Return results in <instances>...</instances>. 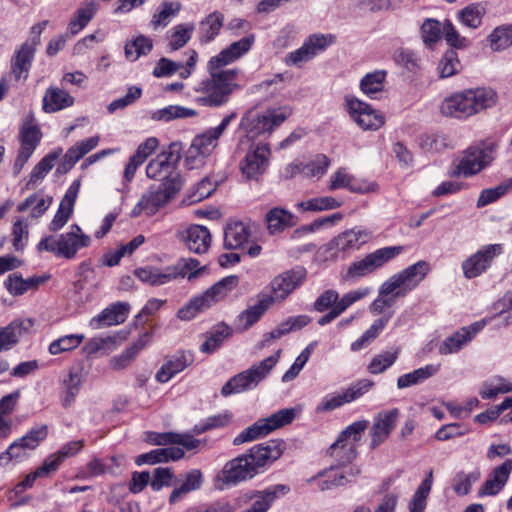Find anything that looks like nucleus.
I'll return each mask as SVG.
<instances>
[{
    "label": "nucleus",
    "mask_w": 512,
    "mask_h": 512,
    "mask_svg": "<svg viewBox=\"0 0 512 512\" xmlns=\"http://www.w3.org/2000/svg\"><path fill=\"white\" fill-rule=\"evenodd\" d=\"M283 453L278 443L259 444L227 461L214 478L218 490L236 486L264 472Z\"/></svg>",
    "instance_id": "f257e3e1"
},
{
    "label": "nucleus",
    "mask_w": 512,
    "mask_h": 512,
    "mask_svg": "<svg viewBox=\"0 0 512 512\" xmlns=\"http://www.w3.org/2000/svg\"><path fill=\"white\" fill-rule=\"evenodd\" d=\"M209 77L200 81L194 87V100L197 104L206 107H221L225 105L230 95L241 88L236 83L238 69L212 68L207 64Z\"/></svg>",
    "instance_id": "f03ea898"
},
{
    "label": "nucleus",
    "mask_w": 512,
    "mask_h": 512,
    "mask_svg": "<svg viewBox=\"0 0 512 512\" xmlns=\"http://www.w3.org/2000/svg\"><path fill=\"white\" fill-rule=\"evenodd\" d=\"M238 285L239 278L236 275L220 279L203 293L191 298L188 303L178 310L177 317L184 321L192 320L199 313L226 299Z\"/></svg>",
    "instance_id": "7ed1b4c3"
},
{
    "label": "nucleus",
    "mask_w": 512,
    "mask_h": 512,
    "mask_svg": "<svg viewBox=\"0 0 512 512\" xmlns=\"http://www.w3.org/2000/svg\"><path fill=\"white\" fill-rule=\"evenodd\" d=\"M372 237L373 233L369 229L360 226L353 227L338 234L322 246L318 251V257L324 262L344 259L368 243Z\"/></svg>",
    "instance_id": "20e7f679"
},
{
    "label": "nucleus",
    "mask_w": 512,
    "mask_h": 512,
    "mask_svg": "<svg viewBox=\"0 0 512 512\" xmlns=\"http://www.w3.org/2000/svg\"><path fill=\"white\" fill-rule=\"evenodd\" d=\"M497 149V143L492 141L470 146L453 163L450 175L468 178L480 173L494 161Z\"/></svg>",
    "instance_id": "39448f33"
},
{
    "label": "nucleus",
    "mask_w": 512,
    "mask_h": 512,
    "mask_svg": "<svg viewBox=\"0 0 512 512\" xmlns=\"http://www.w3.org/2000/svg\"><path fill=\"white\" fill-rule=\"evenodd\" d=\"M90 243V236L85 234L78 225L73 224L66 233L43 237L37 244V250L50 252L57 257L73 259L80 249L88 247Z\"/></svg>",
    "instance_id": "423d86ee"
},
{
    "label": "nucleus",
    "mask_w": 512,
    "mask_h": 512,
    "mask_svg": "<svg viewBox=\"0 0 512 512\" xmlns=\"http://www.w3.org/2000/svg\"><path fill=\"white\" fill-rule=\"evenodd\" d=\"M293 113L289 105L268 107L262 112L248 111L240 121V127L251 137L271 134Z\"/></svg>",
    "instance_id": "0eeeda50"
},
{
    "label": "nucleus",
    "mask_w": 512,
    "mask_h": 512,
    "mask_svg": "<svg viewBox=\"0 0 512 512\" xmlns=\"http://www.w3.org/2000/svg\"><path fill=\"white\" fill-rule=\"evenodd\" d=\"M430 270V264L425 260H420L390 276L380 286V294L388 295L395 300L398 297H403L414 290L425 279Z\"/></svg>",
    "instance_id": "6e6552de"
},
{
    "label": "nucleus",
    "mask_w": 512,
    "mask_h": 512,
    "mask_svg": "<svg viewBox=\"0 0 512 512\" xmlns=\"http://www.w3.org/2000/svg\"><path fill=\"white\" fill-rule=\"evenodd\" d=\"M281 353L282 350L278 349L273 355L232 377L222 387V395L227 397L231 394H237L255 388L276 366L281 357Z\"/></svg>",
    "instance_id": "1a4fd4ad"
},
{
    "label": "nucleus",
    "mask_w": 512,
    "mask_h": 512,
    "mask_svg": "<svg viewBox=\"0 0 512 512\" xmlns=\"http://www.w3.org/2000/svg\"><path fill=\"white\" fill-rule=\"evenodd\" d=\"M404 251L403 246H387L376 249L365 257L353 261L347 268L343 279L347 281L365 277L386 263L399 256Z\"/></svg>",
    "instance_id": "9d476101"
},
{
    "label": "nucleus",
    "mask_w": 512,
    "mask_h": 512,
    "mask_svg": "<svg viewBox=\"0 0 512 512\" xmlns=\"http://www.w3.org/2000/svg\"><path fill=\"white\" fill-rule=\"evenodd\" d=\"M236 116L235 112L226 115L219 125L207 129L193 139L186 157V160L191 167L196 164L197 161L202 162L204 158L213 153L218 146V140Z\"/></svg>",
    "instance_id": "9b49d317"
},
{
    "label": "nucleus",
    "mask_w": 512,
    "mask_h": 512,
    "mask_svg": "<svg viewBox=\"0 0 512 512\" xmlns=\"http://www.w3.org/2000/svg\"><path fill=\"white\" fill-rule=\"evenodd\" d=\"M367 420H359L347 426L330 446L329 455L338 466L349 464L356 457V445L368 428Z\"/></svg>",
    "instance_id": "f8f14e48"
},
{
    "label": "nucleus",
    "mask_w": 512,
    "mask_h": 512,
    "mask_svg": "<svg viewBox=\"0 0 512 512\" xmlns=\"http://www.w3.org/2000/svg\"><path fill=\"white\" fill-rule=\"evenodd\" d=\"M297 414L295 408L281 409L269 417L259 419L251 426L240 432L234 439V445L257 440L267 436L269 433L290 424Z\"/></svg>",
    "instance_id": "ddd939ff"
},
{
    "label": "nucleus",
    "mask_w": 512,
    "mask_h": 512,
    "mask_svg": "<svg viewBox=\"0 0 512 512\" xmlns=\"http://www.w3.org/2000/svg\"><path fill=\"white\" fill-rule=\"evenodd\" d=\"M48 434L46 425L32 428L23 437L9 445L7 450L0 454V465L7 466L12 460H20L27 456L28 451L34 450Z\"/></svg>",
    "instance_id": "4468645a"
},
{
    "label": "nucleus",
    "mask_w": 512,
    "mask_h": 512,
    "mask_svg": "<svg viewBox=\"0 0 512 512\" xmlns=\"http://www.w3.org/2000/svg\"><path fill=\"white\" fill-rule=\"evenodd\" d=\"M176 160L171 152L159 154L146 166L147 177L160 181L162 185L182 187V179L176 168Z\"/></svg>",
    "instance_id": "2eb2a0df"
},
{
    "label": "nucleus",
    "mask_w": 512,
    "mask_h": 512,
    "mask_svg": "<svg viewBox=\"0 0 512 512\" xmlns=\"http://www.w3.org/2000/svg\"><path fill=\"white\" fill-rule=\"evenodd\" d=\"M271 155L269 144L264 142L252 144L239 164L242 175L247 179L257 180L266 172Z\"/></svg>",
    "instance_id": "dca6fc26"
},
{
    "label": "nucleus",
    "mask_w": 512,
    "mask_h": 512,
    "mask_svg": "<svg viewBox=\"0 0 512 512\" xmlns=\"http://www.w3.org/2000/svg\"><path fill=\"white\" fill-rule=\"evenodd\" d=\"M306 269L295 267L276 276L270 284L271 294L264 295L271 300V305L284 301L294 290L303 284L306 279Z\"/></svg>",
    "instance_id": "f3484780"
},
{
    "label": "nucleus",
    "mask_w": 512,
    "mask_h": 512,
    "mask_svg": "<svg viewBox=\"0 0 512 512\" xmlns=\"http://www.w3.org/2000/svg\"><path fill=\"white\" fill-rule=\"evenodd\" d=\"M181 189V187L169 185H153L144 193L132 210L133 216H138L142 211L147 215L155 214L160 208L165 206Z\"/></svg>",
    "instance_id": "a211bd4d"
},
{
    "label": "nucleus",
    "mask_w": 512,
    "mask_h": 512,
    "mask_svg": "<svg viewBox=\"0 0 512 512\" xmlns=\"http://www.w3.org/2000/svg\"><path fill=\"white\" fill-rule=\"evenodd\" d=\"M346 108L350 117L362 130L376 131L385 123L381 112L359 99L346 98Z\"/></svg>",
    "instance_id": "6ab92c4d"
},
{
    "label": "nucleus",
    "mask_w": 512,
    "mask_h": 512,
    "mask_svg": "<svg viewBox=\"0 0 512 512\" xmlns=\"http://www.w3.org/2000/svg\"><path fill=\"white\" fill-rule=\"evenodd\" d=\"M501 253L502 246L500 244H488L481 247L462 262L461 268L464 277L466 279H473L482 275Z\"/></svg>",
    "instance_id": "aec40b11"
},
{
    "label": "nucleus",
    "mask_w": 512,
    "mask_h": 512,
    "mask_svg": "<svg viewBox=\"0 0 512 512\" xmlns=\"http://www.w3.org/2000/svg\"><path fill=\"white\" fill-rule=\"evenodd\" d=\"M42 137L39 126L35 122L34 115L29 113L23 119L20 128L21 147L15 165L22 168L34 153Z\"/></svg>",
    "instance_id": "412c9836"
},
{
    "label": "nucleus",
    "mask_w": 512,
    "mask_h": 512,
    "mask_svg": "<svg viewBox=\"0 0 512 512\" xmlns=\"http://www.w3.org/2000/svg\"><path fill=\"white\" fill-rule=\"evenodd\" d=\"M399 414V410L393 408L381 411L374 417L370 429V446L372 449L377 448L389 438L398 422Z\"/></svg>",
    "instance_id": "4be33fe9"
},
{
    "label": "nucleus",
    "mask_w": 512,
    "mask_h": 512,
    "mask_svg": "<svg viewBox=\"0 0 512 512\" xmlns=\"http://www.w3.org/2000/svg\"><path fill=\"white\" fill-rule=\"evenodd\" d=\"M255 43V35L249 34L238 41L231 43L225 49H223L220 53L213 56L209 63H211L212 68H220L234 63L244 55H246L252 48Z\"/></svg>",
    "instance_id": "5701e85b"
},
{
    "label": "nucleus",
    "mask_w": 512,
    "mask_h": 512,
    "mask_svg": "<svg viewBox=\"0 0 512 512\" xmlns=\"http://www.w3.org/2000/svg\"><path fill=\"white\" fill-rule=\"evenodd\" d=\"M512 472V459H506L502 464L494 467L487 479L478 490V497L495 496L507 484Z\"/></svg>",
    "instance_id": "b1692460"
},
{
    "label": "nucleus",
    "mask_w": 512,
    "mask_h": 512,
    "mask_svg": "<svg viewBox=\"0 0 512 512\" xmlns=\"http://www.w3.org/2000/svg\"><path fill=\"white\" fill-rule=\"evenodd\" d=\"M179 240L188 250L196 254L205 253L211 243L209 230L202 225H190L178 233Z\"/></svg>",
    "instance_id": "393cba45"
},
{
    "label": "nucleus",
    "mask_w": 512,
    "mask_h": 512,
    "mask_svg": "<svg viewBox=\"0 0 512 512\" xmlns=\"http://www.w3.org/2000/svg\"><path fill=\"white\" fill-rule=\"evenodd\" d=\"M32 326V319L16 318L8 325L0 327V353L9 351L18 345Z\"/></svg>",
    "instance_id": "a878e982"
},
{
    "label": "nucleus",
    "mask_w": 512,
    "mask_h": 512,
    "mask_svg": "<svg viewBox=\"0 0 512 512\" xmlns=\"http://www.w3.org/2000/svg\"><path fill=\"white\" fill-rule=\"evenodd\" d=\"M81 183L79 180H75L67 189L64 197L62 198L59 208L55 213L52 221L49 224V230L56 232L62 229L67 222L69 221L73 209L75 201L78 197V193L80 190Z\"/></svg>",
    "instance_id": "bb28decb"
},
{
    "label": "nucleus",
    "mask_w": 512,
    "mask_h": 512,
    "mask_svg": "<svg viewBox=\"0 0 512 512\" xmlns=\"http://www.w3.org/2000/svg\"><path fill=\"white\" fill-rule=\"evenodd\" d=\"M130 305L125 302H116L102 310L101 313L92 317L89 326L92 329H101L107 326L119 325L128 317Z\"/></svg>",
    "instance_id": "cd10ccee"
},
{
    "label": "nucleus",
    "mask_w": 512,
    "mask_h": 512,
    "mask_svg": "<svg viewBox=\"0 0 512 512\" xmlns=\"http://www.w3.org/2000/svg\"><path fill=\"white\" fill-rule=\"evenodd\" d=\"M289 491L290 487L285 484H276L264 490L255 491L251 496V499H254L253 503L242 512H267L277 499L285 496Z\"/></svg>",
    "instance_id": "c85d7f7f"
},
{
    "label": "nucleus",
    "mask_w": 512,
    "mask_h": 512,
    "mask_svg": "<svg viewBox=\"0 0 512 512\" xmlns=\"http://www.w3.org/2000/svg\"><path fill=\"white\" fill-rule=\"evenodd\" d=\"M440 112L445 117L467 119L472 117L467 91L455 92L441 102Z\"/></svg>",
    "instance_id": "c756f323"
},
{
    "label": "nucleus",
    "mask_w": 512,
    "mask_h": 512,
    "mask_svg": "<svg viewBox=\"0 0 512 512\" xmlns=\"http://www.w3.org/2000/svg\"><path fill=\"white\" fill-rule=\"evenodd\" d=\"M341 188H346L353 193H369L377 189L375 183H360L357 182L346 168H339L329 177L328 189L335 191Z\"/></svg>",
    "instance_id": "7c9ffc66"
},
{
    "label": "nucleus",
    "mask_w": 512,
    "mask_h": 512,
    "mask_svg": "<svg viewBox=\"0 0 512 512\" xmlns=\"http://www.w3.org/2000/svg\"><path fill=\"white\" fill-rule=\"evenodd\" d=\"M371 293V288L363 287L344 294L328 313L318 319L320 326H325L343 314L350 306L364 299Z\"/></svg>",
    "instance_id": "2f4dec72"
},
{
    "label": "nucleus",
    "mask_w": 512,
    "mask_h": 512,
    "mask_svg": "<svg viewBox=\"0 0 512 512\" xmlns=\"http://www.w3.org/2000/svg\"><path fill=\"white\" fill-rule=\"evenodd\" d=\"M84 377L81 369L71 368L68 373L61 379V404L64 408H69L78 396Z\"/></svg>",
    "instance_id": "473e14b6"
},
{
    "label": "nucleus",
    "mask_w": 512,
    "mask_h": 512,
    "mask_svg": "<svg viewBox=\"0 0 512 512\" xmlns=\"http://www.w3.org/2000/svg\"><path fill=\"white\" fill-rule=\"evenodd\" d=\"M37 45L38 40H31L29 42L23 43L21 47L15 52L12 60V72L16 79L20 80L27 78L29 69L35 56Z\"/></svg>",
    "instance_id": "72a5a7b5"
},
{
    "label": "nucleus",
    "mask_w": 512,
    "mask_h": 512,
    "mask_svg": "<svg viewBox=\"0 0 512 512\" xmlns=\"http://www.w3.org/2000/svg\"><path fill=\"white\" fill-rule=\"evenodd\" d=\"M48 278L49 276H32L25 279L20 273H12L5 279L4 286L10 295L19 297L28 291L37 290Z\"/></svg>",
    "instance_id": "f704fd0d"
},
{
    "label": "nucleus",
    "mask_w": 512,
    "mask_h": 512,
    "mask_svg": "<svg viewBox=\"0 0 512 512\" xmlns=\"http://www.w3.org/2000/svg\"><path fill=\"white\" fill-rule=\"evenodd\" d=\"M193 362V355L190 352H180L174 355L156 373V380L166 383L176 374L182 372Z\"/></svg>",
    "instance_id": "c9c22d12"
},
{
    "label": "nucleus",
    "mask_w": 512,
    "mask_h": 512,
    "mask_svg": "<svg viewBox=\"0 0 512 512\" xmlns=\"http://www.w3.org/2000/svg\"><path fill=\"white\" fill-rule=\"evenodd\" d=\"M359 473L360 470L357 468L351 467L346 470H338L335 469L334 466H331L329 469L318 474V477L323 478V480L319 482V488L321 490H328L345 485L352 481Z\"/></svg>",
    "instance_id": "e433bc0d"
},
{
    "label": "nucleus",
    "mask_w": 512,
    "mask_h": 512,
    "mask_svg": "<svg viewBox=\"0 0 512 512\" xmlns=\"http://www.w3.org/2000/svg\"><path fill=\"white\" fill-rule=\"evenodd\" d=\"M470 107L472 109V116L492 108L496 105L498 95L496 91L488 87H477L473 89H466Z\"/></svg>",
    "instance_id": "4c0bfd02"
},
{
    "label": "nucleus",
    "mask_w": 512,
    "mask_h": 512,
    "mask_svg": "<svg viewBox=\"0 0 512 512\" xmlns=\"http://www.w3.org/2000/svg\"><path fill=\"white\" fill-rule=\"evenodd\" d=\"M267 230L270 234H278L296 225L297 218L282 207L270 209L265 217Z\"/></svg>",
    "instance_id": "58836bf2"
},
{
    "label": "nucleus",
    "mask_w": 512,
    "mask_h": 512,
    "mask_svg": "<svg viewBox=\"0 0 512 512\" xmlns=\"http://www.w3.org/2000/svg\"><path fill=\"white\" fill-rule=\"evenodd\" d=\"M74 104V98L65 90L50 86L44 93L42 108L46 113H54Z\"/></svg>",
    "instance_id": "ea45409f"
},
{
    "label": "nucleus",
    "mask_w": 512,
    "mask_h": 512,
    "mask_svg": "<svg viewBox=\"0 0 512 512\" xmlns=\"http://www.w3.org/2000/svg\"><path fill=\"white\" fill-rule=\"evenodd\" d=\"M172 281L178 278H187L193 281L200 277L205 271L206 266H202L195 258H181L174 265L169 266Z\"/></svg>",
    "instance_id": "a19ab883"
},
{
    "label": "nucleus",
    "mask_w": 512,
    "mask_h": 512,
    "mask_svg": "<svg viewBox=\"0 0 512 512\" xmlns=\"http://www.w3.org/2000/svg\"><path fill=\"white\" fill-rule=\"evenodd\" d=\"M433 479V470H429L409 501V512H425L427 499L433 485Z\"/></svg>",
    "instance_id": "79ce46f5"
},
{
    "label": "nucleus",
    "mask_w": 512,
    "mask_h": 512,
    "mask_svg": "<svg viewBox=\"0 0 512 512\" xmlns=\"http://www.w3.org/2000/svg\"><path fill=\"white\" fill-rule=\"evenodd\" d=\"M439 369V364H428L412 372L403 374L397 379V388L405 389L414 385H418L434 376L439 371Z\"/></svg>",
    "instance_id": "37998d69"
},
{
    "label": "nucleus",
    "mask_w": 512,
    "mask_h": 512,
    "mask_svg": "<svg viewBox=\"0 0 512 512\" xmlns=\"http://www.w3.org/2000/svg\"><path fill=\"white\" fill-rule=\"evenodd\" d=\"M393 312L390 311L381 318L376 319L371 326L354 342L351 343L352 351H359L373 342L379 334L385 329L392 318Z\"/></svg>",
    "instance_id": "c03bdc74"
},
{
    "label": "nucleus",
    "mask_w": 512,
    "mask_h": 512,
    "mask_svg": "<svg viewBox=\"0 0 512 512\" xmlns=\"http://www.w3.org/2000/svg\"><path fill=\"white\" fill-rule=\"evenodd\" d=\"M249 237V228L243 222H231L225 229L224 245L229 249H237L247 243Z\"/></svg>",
    "instance_id": "a18cd8bd"
},
{
    "label": "nucleus",
    "mask_w": 512,
    "mask_h": 512,
    "mask_svg": "<svg viewBox=\"0 0 512 512\" xmlns=\"http://www.w3.org/2000/svg\"><path fill=\"white\" fill-rule=\"evenodd\" d=\"M486 14L484 3H471L457 13V20L470 29H477L482 25L483 17Z\"/></svg>",
    "instance_id": "49530a36"
},
{
    "label": "nucleus",
    "mask_w": 512,
    "mask_h": 512,
    "mask_svg": "<svg viewBox=\"0 0 512 512\" xmlns=\"http://www.w3.org/2000/svg\"><path fill=\"white\" fill-rule=\"evenodd\" d=\"M136 277L143 283L160 286L172 281L169 266L165 268H157L153 266H146L135 270Z\"/></svg>",
    "instance_id": "de8ad7c7"
},
{
    "label": "nucleus",
    "mask_w": 512,
    "mask_h": 512,
    "mask_svg": "<svg viewBox=\"0 0 512 512\" xmlns=\"http://www.w3.org/2000/svg\"><path fill=\"white\" fill-rule=\"evenodd\" d=\"M203 483V474L199 469H193L189 471L183 480V483L180 487L175 488L169 497V502L171 504L177 503L181 500L186 494L200 489Z\"/></svg>",
    "instance_id": "09e8293b"
},
{
    "label": "nucleus",
    "mask_w": 512,
    "mask_h": 512,
    "mask_svg": "<svg viewBox=\"0 0 512 512\" xmlns=\"http://www.w3.org/2000/svg\"><path fill=\"white\" fill-rule=\"evenodd\" d=\"M149 341L150 335L148 333L141 335L130 347L111 359L113 369L120 370L130 365L139 351L146 347Z\"/></svg>",
    "instance_id": "8fccbe9b"
},
{
    "label": "nucleus",
    "mask_w": 512,
    "mask_h": 512,
    "mask_svg": "<svg viewBox=\"0 0 512 512\" xmlns=\"http://www.w3.org/2000/svg\"><path fill=\"white\" fill-rule=\"evenodd\" d=\"M271 306V300L265 299L263 296L258 300V302L248 307L238 316V326L241 330H248L251 326H253L265 311Z\"/></svg>",
    "instance_id": "3c124183"
},
{
    "label": "nucleus",
    "mask_w": 512,
    "mask_h": 512,
    "mask_svg": "<svg viewBox=\"0 0 512 512\" xmlns=\"http://www.w3.org/2000/svg\"><path fill=\"white\" fill-rule=\"evenodd\" d=\"M100 141V136L95 135L76 142L64 155L65 164L74 166L83 156L95 149Z\"/></svg>",
    "instance_id": "603ef678"
},
{
    "label": "nucleus",
    "mask_w": 512,
    "mask_h": 512,
    "mask_svg": "<svg viewBox=\"0 0 512 512\" xmlns=\"http://www.w3.org/2000/svg\"><path fill=\"white\" fill-rule=\"evenodd\" d=\"M481 472L474 469L470 472L464 470L458 471L451 481L453 492L458 496H465L470 493L472 486L479 481Z\"/></svg>",
    "instance_id": "864d4df0"
},
{
    "label": "nucleus",
    "mask_w": 512,
    "mask_h": 512,
    "mask_svg": "<svg viewBox=\"0 0 512 512\" xmlns=\"http://www.w3.org/2000/svg\"><path fill=\"white\" fill-rule=\"evenodd\" d=\"M224 22V16L218 11L210 13L200 22V41L211 42L220 32Z\"/></svg>",
    "instance_id": "5fc2aeb1"
},
{
    "label": "nucleus",
    "mask_w": 512,
    "mask_h": 512,
    "mask_svg": "<svg viewBox=\"0 0 512 512\" xmlns=\"http://www.w3.org/2000/svg\"><path fill=\"white\" fill-rule=\"evenodd\" d=\"M181 9L179 2H162L152 16L150 25L153 29L166 27Z\"/></svg>",
    "instance_id": "6e6d98bb"
},
{
    "label": "nucleus",
    "mask_w": 512,
    "mask_h": 512,
    "mask_svg": "<svg viewBox=\"0 0 512 512\" xmlns=\"http://www.w3.org/2000/svg\"><path fill=\"white\" fill-rule=\"evenodd\" d=\"M342 206V201L332 196H320L310 198L297 203L296 207L302 211L321 212L337 209Z\"/></svg>",
    "instance_id": "4d7b16f0"
},
{
    "label": "nucleus",
    "mask_w": 512,
    "mask_h": 512,
    "mask_svg": "<svg viewBox=\"0 0 512 512\" xmlns=\"http://www.w3.org/2000/svg\"><path fill=\"white\" fill-rule=\"evenodd\" d=\"M470 341L471 334L465 329H460L442 341L439 345L438 352L440 355L458 353Z\"/></svg>",
    "instance_id": "13d9d810"
},
{
    "label": "nucleus",
    "mask_w": 512,
    "mask_h": 512,
    "mask_svg": "<svg viewBox=\"0 0 512 512\" xmlns=\"http://www.w3.org/2000/svg\"><path fill=\"white\" fill-rule=\"evenodd\" d=\"M97 11V6L94 2L86 3L77 9L74 16L69 22L68 31L75 35L80 32L91 21Z\"/></svg>",
    "instance_id": "bf43d9fd"
},
{
    "label": "nucleus",
    "mask_w": 512,
    "mask_h": 512,
    "mask_svg": "<svg viewBox=\"0 0 512 512\" xmlns=\"http://www.w3.org/2000/svg\"><path fill=\"white\" fill-rule=\"evenodd\" d=\"M197 114V111L191 108L179 105H169L153 112L152 119L156 121L168 122L175 119L196 117Z\"/></svg>",
    "instance_id": "052dcab7"
},
{
    "label": "nucleus",
    "mask_w": 512,
    "mask_h": 512,
    "mask_svg": "<svg viewBox=\"0 0 512 512\" xmlns=\"http://www.w3.org/2000/svg\"><path fill=\"white\" fill-rule=\"evenodd\" d=\"M385 79L384 70L367 73L360 82L361 91L368 97L375 98V95L383 90Z\"/></svg>",
    "instance_id": "680f3d73"
},
{
    "label": "nucleus",
    "mask_w": 512,
    "mask_h": 512,
    "mask_svg": "<svg viewBox=\"0 0 512 512\" xmlns=\"http://www.w3.org/2000/svg\"><path fill=\"white\" fill-rule=\"evenodd\" d=\"M444 33V23L436 19L428 18L421 25V37L428 48H433L440 41Z\"/></svg>",
    "instance_id": "e2e57ef3"
},
{
    "label": "nucleus",
    "mask_w": 512,
    "mask_h": 512,
    "mask_svg": "<svg viewBox=\"0 0 512 512\" xmlns=\"http://www.w3.org/2000/svg\"><path fill=\"white\" fill-rule=\"evenodd\" d=\"M490 48L502 51L512 46V23L496 27L488 36Z\"/></svg>",
    "instance_id": "0e129e2a"
},
{
    "label": "nucleus",
    "mask_w": 512,
    "mask_h": 512,
    "mask_svg": "<svg viewBox=\"0 0 512 512\" xmlns=\"http://www.w3.org/2000/svg\"><path fill=\"white\" fill-rule=\"evenodd\" d=\"M330 164L331 160L324 154H318L311 160L304 161V178H322L326 174Z\"/></svg>",
    "instance_id": "69168bd1"
},
{
    "label": "nucleus",
    "mask_w": 512,
    "mask_h": 512,
    "mask_svg": "<svg viewBox=\"0 0 512 512\" xmlns=\"http://www.w3.org/2000/svg\"><path fill=\"white\" fill-rule=\"evenodd\" d=\"M230 334L231 330L228 326L219 325L207 335L206 340L200 346V351L207 354L215 352Z\"/></svg>",
    "instance_id": "338daca9"
},
{
    "label": "nucleus",
    "mask_w": 512,
    "mask_h": 512,
    "mask_svg": "<svg viewBox=\"0 0 512 512\" xmlns=\"http://www.w3.org/2000/svg\"><path fill=\"white\" fill-rule=\"evenodd\" d=\"M51 203V197L44 198L39 197L37 194H33L27 197L22 203H20L17 207V210L19 212H23L31 208V217L39 218L46 212V210L50 207Z\"/></svg>",
    "instance_id": "774afa93"
}]
</instances>
